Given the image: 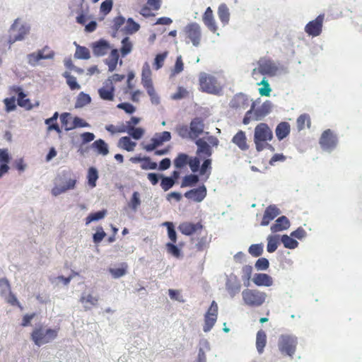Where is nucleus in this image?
<instances>
[{"label": "nucleus", "instance_id": "1", "mask_svg": "<svg viewBox=\"0 0 362 362\" xmlns=\"http://www.w3.org/2000/svg\"><path fill=\"white\" fill-rule=\"evenodd\" d=\"M272 139V131L267 124L260 123L256 126L254 132V142L257 151H261L267 148L273 151V147L268 143Z\"/></svg>", "mask_w": 362, "mask_h": 362}, {"label": "nucleus", "instance_id": "2", "mask_svg": "<svg viewBox=\"0 0 362 362\" xmlns=\"http://www.w3.org/2000/svg\"><path fill=\"white\" fill-rule=\"evenodd\" d=\"M57 337V331L43 327L35 328L31 334V339L35 345L41 346L53 341Z\"/></svg>", "mask_w": 362, "mask_h": 362}, {"label": "nucleus", "instance_id": "3", "mask_svg": "<svg viewBox=\"0 0 362 362\" xmlns=\"http://www.w3.org/2000/svg\"><path fill=\"white\" fill-rule=\"evenodd\" d=\"M242 296L245 304L252 307L260 306L266 298V294L257 290L245 289Z\"/></svg>", "mask_w": 362, "mask_h": 362}, {"label": "nucleus", "instance_id": "4", "mask_svg": "<svg viewBox=\"0 0 362 362\" xmlns=\"http://www.w3.org/2000/svg\"><path fill=\"white\" fill-rule=\"evenodd\" d=\"M76 180L69 178L64 180L61 177H57L54 180V187L51 193L54 197H57L66 192L68 190L74 189L76 187Z\"/></svg>", "mask_w": 362, "mask_h": 362}, {"label": "nucleus", "instance_id": "5", "mask_svg": "<svg viewBox=\"0 0 362 362\" xmlns=\"http://www.w3.org/2000/svg\"><path fill=\"white\" fill-rule=\"evenodd\" d=\"M298 344L297 338L291 335H281L279 339V349L284 354L292 357Z\"/></svg>", "mask_w": 362, "mask_h": 362}, {"label": "nucleus", "instance_id": "6", "mask_svg": "<svg viewBox=\"0 0 362 362\" xmlns=\"http://www.w3.org/2000/svg\"><path fill=\"white\" fill-rule=\"evenodd\" d=\"M199 84L201 89L208 93L216 94L220 91V87L216 78L204 72L199 75Z\"/></svg>", "mask_w": 362, "mask_h": 362}, {"label": "nucleus", "instance_id": "7", "mask_svg": "<svg viewBox=\"0 0 362 362\" xmlns=\"http://www.w3.org/2000/svg\"><path fill=\"white\" fill-rule=\"evenodd\" d=\"M30 32V26L21 19L17 18L10 28V33H16L15 40H23Z\"/></svg>", "mask_w": 362, "mask_h": 362}, {"label": "nucleus", "instance_id": "8", "mask_svg": "<svg viewBox=\"0 0 362 362\" xmlns=\"http://www.w3.org/2000/svg\"><path fill=\"white\" fill-rule=\"evenodd\" d=\"M171 139V134L169 132H163L156 133L151 139V144L144 146V149L146 151H152L157 147L161 146L164 142Z\"/></svg>", "mask_w": 362, "mask_h": 362}, {"label": "nucleus", "instance_id": "9", "mask_svg": "<svg viewBox=\"0 0 362 362\" xmlns=\"http://www.w3.org/2000/svg\"><path fill=\"white\" fill-rule=\"evenodd\" d=\"M226 287L231 298H233L240 292L241 288L240 281L234 273H230L229 275L226 276Z\"/></svg>", "mask_w": 362, "mask_h": 362}, {"label": "nucleus", "instance_id": "10", "mask_svg": "<svg viewBox=\"0 0 362 362\" xmlns=\"http://www.w3.org/2000/svg\"><path fill=\"white\" fill-rule=\"evenodd\" d=\"M337 139L329 129L325 131L320 138L321 147L327 151H331L337 145Z\"/></svg>", "mask_w": 362, "mask_h": 362}, {"label": "nucleus", "instance_id": "11", "mask_svg": "<svg viewBox=\"0 0 362 362\" xmlns=\"http://www.w3.org/2000/svg\"><path fill=\"white\" fill-rule=\"evenodd\" d=\"M252 105H254L253 114L255 115V121L262 119L271 112L272 107V103L269 100H267L257 107H256L255 102H253Z\"/></svg>", "mask_w": 362, "mask_h": 362}, {"label": "nucleus", "instance_id": "12", "mask_svg": "<svg viewBox=\"0 0 362 362\" xmlns=\"http://www.w3.org/2000/svg\"><path fill=\"white\" fill-rule=\"evenodd\" d=\"M115 86L112 84V80L107 79L103 83V86L98 90L100 97L105 100L112 101L114 100Z\"/></svg>", "mask_w": 362, "mask_h": 362}, {"label": "nucleus", "instance_id": "13", "mask_svg": "<svg viewBox=\"0 0 362 362\" xmlns=\"http://www.w3.org/2000/svg\"><path fill=\"white\" fill-rule=\"evenodd\" d=\"M187 37L191 40L194 46H198L200 42L201 31L200 27L197 23H192L185 28Z\"/></svg>", "mask_w": 362, "mask_h": 362}, {"label": "nucleus", "instance_id": "14", "mask_svg": "<svg viewBox=\"0 0 362 362\" xmlns=\"http://www.w3.org/2000/svg\"><path fill=\"white\" fill-rule=\"evenodd\" d=\"M324 16L322 15L318 16L315 20L310 21L305 26V32L310 35L317 36L322 31V26Z\"/></svg>", "mask_w": 362, "mask_h": 362}, {"label": "nucleus", "instance_id": "15", "mask_svg": "<svg viewBox=\"0 0 362 362\" xmlns=\"http://www.w3.org/2000/svg\"><path fill=\"white\" fill-rule=\"evenodd\" d=\"M197 146V155L200 158H206L210 157L212 150L209 143L204 139H199L195 141Z\"/></svg>", "mask_w": 362, "mask_h": 362}, {"label": "nucleus", "instance_id": "16", "mask_svg": "<svg viewBox=\"0 0 362 362\" xmlns=\"http://www.w3.org/2000/svg\"><path fill=\"white\" fill-rule=\"evenodd\" d=\"M206 196V188L204 185H202L198 188L187 191L185 194V197L189 199H192L196 202H201Z\"/></svg>", "mask_w": 362, "mask_h": 362}, {"label": "nucleus", "instance_id": "17", "mask_svg": "<svg viewBox=\"0 0 362 362\" xmlns=\"http://www.w3.org/2000/svg\"><path fill=\"white\" fill-rule=\"evenodd\" d=\"M204 124L200 118L194 119L189 127V138L194 139L204 132Z\"/></svg>", "mask_w": 362, "mask_h": 362}, {"label": "nucleus", "instance_id": "18", "mask_svg": "<svg viewBox=\"0 0 362 362\" xmlns=\"http://www.w3.org/2000/svg\"><path fill=\"white\" fill-rule=\"evenodd\" d=\"M10 160L11 157L8 149L0 148V178L8 172L9 166L8 164Z\"/></svg>", "mask_w": 362, "mask_h": 362}, {"label": "nucleus", "instance_id": "19", "mask_svg": "<svg viewBox=\"0 0 362 362\" xmlns=\"http://www.w3.org/2000/svg\"><path fill=\"white\" fill-rule=\"evenodd\" d=\"M280 213V210L276 206H269L264 211L261 225L264 226H268L269 222L274 220Z\"/></svg>", "mask_w": 362, "mask_h": 362}, {"label": "nucleus", "instance_id": "20", "mask_svg": "<svg viewBox=\"0 0 362 362\" xmlns=\"http://www.w3.org/2000/svg\"><path fill=\"white\" fill-rule=\"evenodd\" d=\"M202 228V225L201 223H192L189 222H184L181 223L178 227L179 230L182 234L186 235H190L198 230H201Z\"/></svg>", "mask_w": 362, "mask_h": 362}, {"label": "nucleus", "instance_id": "21", "mask_svg": "<svg viewBox=\"0 0 362 362\" xmlns=\"http://www.w3.org/2000/svg\"><path fill=\"white\" fill-rule=\"evenodd\" d=\"M110 49V44L104 40H100L93 45V54L98 57L104 56Z\"/></svg>", "mask_w": 362, "mask_h": 362}, {"label": "nucleus", "instance_id": "22", "mask_svg": "<svg viewBox=\"0 0 362 362\" xmlns=\"http://www.w3.org/2000/svg\"><path fill=\"white\" fill-rule=\"evenodd\" d=\"M99 300L98 295L93 296L91 293H83L81 297V302L83 304L85 310H90L92 307L96 306Z\"/></svg>", "mask_w": 362, "mask_h": 362}, {"label": "nucleus", "instance_id": "23", "mask_svg": "<svg viewBox=\"0 0 362 362\" xmlns=\"http://www.w3.org/2000/svg\"><path fill=\"white\" fill-rule=\"evenodd\" d=\"M290 226V222L288 219L282 216L276 220L275 223L271 226V230L272 233H276L286 230Z\"/></svg>", "mask_w": 362, "mask_h": 362}, {"label": "nucleus", "instance_id": "24", "mask_svg": "<svg viewBox=\"0 0 362 362\" xmlns=\"http://www.w3.org/2000/svg\"><path fill=\"white\" fill-rule=\"evenodd\" d=\"M141 82L144 88L153 86L151 70L148 62H145L142 68Z\"/></svg>", "mask_w": 362, "mask_h": 362}, {"label": "nucleus", "instance_id": "25", "mask_svg": "<svg viewBox=\"0 0 362 362\" xmlns=\"http://www.w3.org/2000/svg\"><path fill=\"white\" fill-rule=\"evenodd\" d=\"M245 133L243 131H239L233 138L232 141L237 145L242 151L247 150L249 146L246 141Z\"/></svg>", "mask_w": 362, "mask_h": 362}, {"label": "nucleus", "instance_id": "26", "mask_svg": "<svg viewBox=\"0 0 362 362\" xmlns=\"http://www.w3.org/2000/svg\"><path fill=\"white\" fill-rule=\"evenodd\" d=\"M140 28L139 23H136L132 18H128L121 31L127 35H132L137 32Z\"/></svg>", "mask_w": 362, "mask_h": 362}, {"label": "nucleus", "instance_id": "27", "mask_svg": "<svg viewBox=\"0 0 362 362\" xmlns=\"http://www.w3.org/2000/svg\"><path fill=\"white\" fill-rule=\"evenodd\" d=\"M203 21L205 25L213 32L216 30V25L214 19L213 12L210 7H208L204 14Z\"/></svg>", "mask_w": 362, "mask_h": 362}, {"label": "nucleus", "instance_id": "28", "mask_svg": "<svg viewBox=\"0 0 362 362\" xmlns=\"http://www.w3.org/2000/svg\"><path fill=\"white\" fill-rule=\"evenodd\" d=\"M254 283L259 286H269L272 284V279L265 273H259L253 278Z\"/></svg>", "mask_w": 362, "mask_h": 362}, {"label": "nucleus", "instance_id": "29", "mask_svg": "<svg viewBox=\"0 0 362 362\" xmlns=\"http://www.w3.org/2000/svg\"><path fill=\"white\" fill-rule=\"evenodd\" d=\"M290 132V125L288 122H281L276 128V135L279 140L286 138Z\"/></svg>", "mask_w": 362, "mask_h": 362}, {"label": "nucleus", "instance_id": "30", "mask_svg": "<svg viewBox=\"0 0 362 362\" xmlns=\"http://www.w3.org/2000/svg\"><path fill=\"white\" fill-rule=\"evenodd\" d=\"M136 146V142L132 141L129 136L121 137L118 141V147L129 152L133 151Z\"/></svg>", "mask_w": 362, "mask_h": 362}, {"label": "nucleus", "instance_id": "31", "mask_svg": "<svg viewBox=\"0 0 362 362\" xmlns=\"http://www.w3.org/2000/svg\"><path fill=\"white\" fill-rule=\"evenodd\" d=\"M267 342V335L263 330H259L256 336V347L259 354L263 352Z\"/></svg>", "mask_w": 362, "mask_h": 362}, {"label": "nucleus", "instance_id": "32", "mask_svg": "<svg viewBox=\"0 0 362 362\" xmlns=\"http://www.w3.org/2000/svg\"><path fill=\"white\" fill-rule=\"evenodd\" d=\"M92 147L95 148L99 154L103 156H106L109 153L107 144L101 139L94 141L92 144Z\"/></svg>", "mask_w": 362, "mask_h": 362}, {"label": "nucleus", "instance_id": "33", "mask_svg": "<svg viewBox=\"0 0 362 362\" xmlns=\"http://www.w3.org/2000/svg\"><path fill=\"white\" fill-rule=\"evenodd\" d=\"M118 59H119L118 50L116 49H114L111 51L109 59H107V64L108 65L110 71H113L115 69Z\"/></svg>", "mask_w": 362, "mask_h": 362}, {"label": "nucleus", "instance_id": "34", "mask_svg": "<svg viewBox=\"0 0 362 362\" xmlns=\"http://www.w3.org/2000/svg\"><path fill=\"white\" fill-rule=\"evenodd\" d=\"M91 102L90 96L83 92H81L76 99L75 107L81 108Z\"/></svg>", "mask_w": 362, "mask_h": 362}, {"label": "nucleus", "instance_id": "35", "mask_svg": "<svg viewBox=\"0 0 362 362\" xmlns=\"http://www.w3.org/2000/svg\"><path fill=\"white\" fill-rule=\"evenodd\" d=\"M87 179L88 184L91 188H93L96 186V181L98 179V172L95 168H89L87 175Z\"/></svg>", "mask_w": 362, "mask_h": 362}, {"label": "nucleus", "instance_id": "36", "mask_svg": "<svg viewBox=\"0 0 362 362\" xmlns=\"http://www.w3.org/2000/svg\"><path fill=\"white\" fill-rule=\"evenodd\" d=\"M257 85H262V87L259 88V93L261 96L269 97L270 95L272 88L269 81L265 77H264L262 81L258 83Z\"/></svg>", "mask_w": 362, "mask_h": 362}, {"label": "nucleus", "instance_id": "37", "mask_svg": "<svg viewBox=\"0 0 362 362\" xmlns=\"http://www.w3.org/2000/svg\"><path fill=\"white\" fill-rule=\"evenodd\" d=\"M218 15L223 25H226L228 23L230 13L228 7L225 4H221L219 6Z\"/></svg>", "mask_w": 362, "mask_h": 362}, {"label": "nucleus", "instance_id": "38", "mask_svg": "<svg viewBox=\"0 0 362 362\" xmlns=\"http://www.w3.org/2000/svg\"><path fill=\"white\" fill-rule=\"evenodd\" d=\"M133 48V44L130 41L129 37H126L122 40V47L120 49V52L122 57H125L126 55L131 53Z\"/></svg>", "mask_w": 362, "mask_h": 362}, {"label": "nucleus", "instance_id": "39", "mask_svg": "<svg viewBox=\"0 0 362 362\" xmlns=\"http://www.w3.org/2000/svg\"><path fill=\"white\" fill-rule=\"evenodd\" d=\"M63 76L66 78V83L71 90H79L81 88V86L76 81V77L71 76L67 71L64 72Z\"/></svg>", "mask_w": 362, "mask_h": 362}, {"label": "nucleus", "instance_id": "40", "mask_svg": "<svg viewBox=\"0 0 362 362\" xmlns=\"http://www.w3.org/2000/svg\"><path fill=\"white\" fill-rule=\"evenodd\" d=\"M25 97L26 95L23 91L19 92L18 95V104L26 110H31L33 106L30 104L29 99L25 98Z\"/></svg>", "mask_w": 362, "mask_h": 362}, {"label": "nucleus", "instance_id": "41", "mask_svg": "<svg viewBox=\"0 0 362 362\" xmlns=\"http://www.w3.org/2000/svg\"><path fill=\"white\" fill-rule=\"evenodd\" d=\"M189 157L185 153H180L174 160V165L176 168H182L188 163Z\"/></svg>", "mask_w": 362, "mask_h": 362}, {"label": "nucleus", "instance_id": "42", "mask_svg": "<svg viewBox=\"0 0 362 362\" xmlns=\"http://www.w3.org/2000/svg\"><path fill=\"white\" fill-rule=\"evenodd\" d=\"M199 181V177L196 175H189L184 177L181 187H192L196 185Z\"/></svg>", "mask_w": 362, "mask_h": 362}, {"label": "nucleus", "instance_id": "43", "mask_svg": "<svg viewBox=\"0 0 362 362\" xmlns=\"http://www.w3.org/2000/svg\"><path fill=\"white\" fill-rule=\"evenodd\" d=\"M107 214L106 210H102L95 213L90 214L88 215V216L86 218V224L88 225L90 223L93 221H97L100 219H103Z\"/></svg>", "mask_w": 362, "mask_h": 362}, {"label": "nucleus", "instance_id": "44", "mask_svg": "<svg viewBox=\"0 0 362 362\" xmlns=\"http://www.w3.org/2000/svg\"><path fill=\"white\" fill-rule=\"evenodd\" d=\"M216 320V317L204 315V325L203 326V331L204 332H209L214 326Z\"/></svg>", "mask_w": 362, "mask_h": 362}, {"label": "nucleus", "instance_id": "45", "mask_svg": "<svg viewBox=\"0 0 362 362\" xmlns=\"http://www.w3.org/2000/svg\"><path fill=\"white\" fill-rule=\"evenodd\" d=\"M140 204V194L138 192H134L129 203V206L134 211H136Z\"/></svg>", "mask_w": 362, "mask_h": 362}, {"label": "nucleus", "instance_id": "46", "mask_svg": "<svg viewBox=\"0 0 362 362\" xmlns=\"http://www.w3.org/2000/svg\"><path fill=\"white\" fill-rule=\"evenodd\" d=\"M128 134L134 139H140L144 134V129L140 127L134 128L133 126L129 125Z\"/></svg>", "mask_w": 362, "mask_h": 362}, {"label": "nucleus", "instance_id": "47", "mask_svg": "<svg viewBox=\"0 0 362 362\" xmlns=\"http://www.w3.org/2000/svg\"><path fill=\"white\" fill-rule=\"evenodd\" d=\"M166 249L167 252L171 255L172 256L179 258L182 256V252L181 248L178 247L177 246L171 243H168L166 244Z\"/></svg>", "mask_w": 362, "mask_h": 362}, {"label": "nucleus", "instance_id": "48", "mask_svg": "<svg viewBox=\"0 0 362 362\" xmlns=\"http://www.w3.org/2000/svg\"><path fill=\"white\" fill-rule=\"evenodd\" d=\"M281 242L284 244L285 247L289 248V249H294L298 245V243L296 240L291 238V237H289L287 235H282Z\"/></svg>", "mask_w": 362, "mask_h": 362}, {"label": "nucleus", "instance_id": "49", "mask_svg": "<svg viewBox=\"0 0 362 362\" xmlns=\"http://www.w3.org/2000/svg\"><path fill=\"white\" fill-rule=\"evenodd\" d=\"M90 127V124L85 122L83 119H82L80 117H76L73 118L72 120V124L69 125L67 128V130H71L76 127Z\"/></svg>", "mask_w": 362, "mask_h": 362}, {"label": "nucleus", "instance_id": "50", "mask_svg": "<svg viewBox=\"0 0 362 362\" xmlns=\"http://www.w3.org/2000/svg\"><path fill=\"white\" fill-rule=\"evenodd\" d=\"M267 250L269 252H274L278 247V238L276 236L269 235L267 237Z\"/></svg>", "mask_w": 362, "mask_h": 362}, {"label": "nucleus", "instance_id": "51", "mask_svg": "<svg viewBox=\"0 0 362 362\" xmlns=\"http://www.w3.org/2000/svg\"><path fill=\"white\" fill-rule=\"evenodd\" d=\"M75 57L78 59H88L90 58L89 50L86 47L78 46L76 48Z\"/></svg>", "mask_w": 362, "mask_h": 362}, {"label": "nucleus", "instance_id": "52", "mask_svg": "<svg viewBox=\"0 0 362 362\" xmlns=\"http://www.w3.org/2000/svg\"><path fill=\"white\" fill-rule=\"evenodd\" d=\"M148 94L151 98V101L153 105H158L160 103V98L156 93L153 86H149L146 88Z\"/></svg>", "mask_w": 362, "mask_h": 362}, {"label": "nucleus", "instance_id": "53", "mask_svg": "<svg viewBox=\"0 0 362 362\" xmlns=\"http://www.w3.org/2000/svg\"><path fill=\"white\" fill-rule=\"evenodd\" d=\"M43 57L42 55H38L37 52H33L27 55L28 63L33 66H35L38 64L40 60L42 59Z\"/></svg>", "mask_w": 362, "mask_h": 362}, {"label": "nucleus", "instance_id": "54", "mask_svg": "<svg viewBox=\"0 0 362 362\" xmlns=\"http://www.w3.org/2000/svg\"><path fill=\"white\" fill-rule=\"evenodd\" d=\"M250 255L254 257H259L263 252V245L262 244H254L252 245L248 250Z\"/></svg>", "mask_w": 362, "mask_h": 362}, {"label": "nucleus", "instance_id": "55", "mask_svg": "<svg viewBox=\"0 0 362 362\" xmlns=\"http://www.w3.org/2000/svg\"><path fill=\"white\" fill-rule=\"evenodd\" d=\"M175 185V180L172 177H164L162 178L160 186L164 191H168Z\"/></svg>", "mask_w": 362, "mask_h": 362}, {"label": "nucleus", "instance_id": "56", "mask_svg": "<svg viewBox=\"0 0 362 362\" xmlns=\"http://www.w3.org/2000/svg\"><path fill=\"white\" fill-rule=\"evenodd\" d=\"M11 291V286L6 278L0 279V292L3 296Z\"/></svg>", "mask_w": 362, "mask_h": 362}, {"label": "nucleus", "instance_id": "57", "mask_svg": "<svg viewBox=\"0 0 362 362\" xmlns=\"http://www.w3.org/2000/svg\"><path fill=\"white\" fill-rule=\"evenodd\" d=\"M38 55H42V59H51L54 57V52L50 50L48 47H45L43 49L37 51Z\"/></svg>", "mask_w": 362, "mask_h": 362}, {"label": "nucleus", "instance_id": "58", "mask_svg": "<svg viewBox=\"0 0 362 362\" xmlns=\"http://www.w3.org/2000/svg\"><path fill=\"white\" fill-rule=\"evenodd\" d=\"M305 122H307V126L310 127V122L308 115L304 114L299 116L297 119V126L299 130H301L305 127Z\"/></svg>", "mask_w": 362, "mask_h": 362}, {"label": "nucleus", "instance_id": "59", "mask_svg": "<svg viewBox=\"0 0 362 362\" xmlns=\"http://www.w3.org/2000/svg\"><path fill=\"white\" fill-rule=\"evenodd\" d=\"M164 226H166L168 228V234L170 240L174 243L176 242V232L174 229L173 225L170 222H165L163 223Z\"/></svg>", "mask_w": 362, "mask_h": 362}, {"label": "nucleus", "instance_id": "60", "mask_svg": "<svg viewBox=\"0 0 362 362\" xmlns=\"http://www.w3.org/2000/svg\"><path fill=\"white\" fill-rule=\"evenodd\" d=\"M113 6V1L112 0H105L103 2H102L100 5V11L103 13L105 15L109 13Z\"/></svg>", "mask_w": 362, "mask_h": 362}, {"label": "nucleus", "instance_id": "61", "mask_svg": "<svg viewBox=\"0 0 362 362\" xmlns=\"http://www.w3.org/2000/svg\"><path fill=\"white\" fill-rule=\"evenodd\" d=\"M168 294H169L170 298L172 300H177L180 303L185 302V299L183 298V296L181 295L180 291H178V290L169 289Z\"/></svg>", "mask_w": 362, "mask_h": 362}, {"label": "nucleus", "instance_id": "62", "mask_svg": "<svg viewBox=\"0 0 362 362\" xmlns=\"http://www.w3.org/2000/svg\"><path fill=\"white\" fill-rule=\"evenodd\" d=\"M106 236V233L102 227L97 228L96 233L93 234V242L96 244L100 243L102 240Z\"/></svg>", "mask_w": 362, "mask_h": 362}, {"label": "nucleus", "instance_id": "63", "mask_svg": "<svg viewBox=\"0 0 362 362\" xmlns=\"http://www.w3.org/2000/svg\"><path fill=\"white\" fill-rule=\"evenodd\" d=\"M4 103L6 105V111L7 112H10L11 111H13L16 107V99L14 97L10 98H5L4 100Z\"/></svg>", "mask_w": 362, "mask_h": 362}, {"label": "nucleus", "instance_id": "64", "mask_svg": "<svg viewBox=\"0 0 362 362\" xmlns=\"http://www.w3.org/2000/svg\"><path fill=\"white\" fill-rule=\"evenodd\" d=\"M188 164L189 165V168L191 170L193 173H196L198 171L199 165H200V158L194 157V158H189Z\"/></svg>", "mask_w": 362, "mask_h": 362}]
</instances>
